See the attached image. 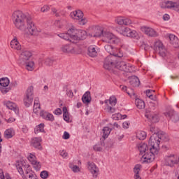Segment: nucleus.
<instances>
[{
    "mask_svg": "<svg viewBox=\"0 0 179 179\" xmlns=\"http://www.w3.org/2000/svg\"><path fill=\"white\" fill-rule=\"evenodd\" d=\"M10 90V87L8 86H1L0 91L1 92L2 94H6Z\"/></svg>",
    "mask_w": 179,
    "mask_h": 179,
    "instance_id": "obj_41",
    "label": "nucleus"
},
{
    "mask_svg": "<svg viewBox=\"0 0 179 179\" xmlns=\"http://www.w3.org/2000/svg\"><path fill=\"white\" fill-rule=\"evenodd\" d=\"M66 94L69 99H72L73 97V92H72V90H66Z\"/></svg>",
    "mask_w": 179,
    "mask_h": 179,
    "instance_id": "obj_52",
    "label": "nucleus"
},
{
    "mask_svg": "<svg viewBox=\"0 0 179 179\" xmlns=\"http://www.w3.org/2000/svg\"><path fill=\"white\" fill-rule=\"evenodd\" d=\"M72 170L73 173H79L80 171V169H79V166L74 165L72 168Z\"/></svg>",
    "mask_w": 179,
    "mask_h": 179,
    "instance_id": "obj_61",
    "label": "nucleus"
},
{
    "mask_svg": "<svg viewBox=\"0 0 179 179\" xmlns=\"http://www.w3.org/2000/svg\"><path fill=\"white\" fill-rule=\"evenodd\" d=\"M106 110H107L108 113H110V114H113V113H115V108H113L110 106H108L106 107Z\"/></svg>",
    "mask_w": 179,
    "mask_h": 179,
    "instance_id": "obj_53",
    "label": "nucleus"
},
{
    "mask_svg": "<svg viewBox=\"0 0 179 179\" xmlns=\"http://www.w3.org/2000/svg\"><path fill=\"white\" fill-rule=\"evenodd\" d=\"M111 131H113V129H110V127H103V129H102V132H103L102 138L103 139H107L108 138V136L111 133Z\"/></svg>",
    "mask_w": 179,
    "mask_h": 179,
    "instance_id": "obj_30",
    "label": "nucleus"
},
{
    "mask_svg": "<svg viewBox=\"0 0 179 179\" xmlns=\"http://www.w3.org/2000/svg\"><path fill=\"white\" fill-rule=\"evenodd\" d=\"M120 29L121 30V34L123 36L131 37V38H136V37H138V32H136L135 30H132L125 27H122Z\"/></svg>",
    "mask_w": 179,
    "mask_h": 179,
    "instance_id": "obj_10",
    "label": "nucleus"
},
{
    "mask_svg": "<svg viewBox=\"0 0 179 179\" xmlns=\"http://www.w3.org/2000/svg\"><path fill=\"white\" fill-rule=\"evenodd\" d=\"M152 92H155V90H146L145 94H146V96L149 97V99H152V97H153V94H152Z\"/></svg>",
    "mask_w": 179,
    "mask_h": 179,
    "instance_id": "obj_54",
    "label": "nucleus"
},
{
    "mask_svg": "<svg viewBox=\"0 0 179 179\" xmlns=\"http://www.w3.org/2000/svg\"><path fill=\"white\" fill-rule=\"evenodd\" d=\"M58 36L60 38H63V40L70 41L71 43H75V41H73V28L69 29L66 33L59 34Z\"/></svg>",
    "mask_w": 179,
    "mask_h": 179,
    "instance_id": "obj_13",
    "label": "nucleus"
},
{
    "mask_svg": "<svg viewBox=\"0 0 179 179\" xmlns=\"http://www.w3.org/2000/svg\"><path fill=\"white\" fill-rule=\"evenodd\" d=\"M157 106V101L150 102V108H151V110H155Z\"/></svg>",
    "mask_w": 179,
    "mask_h": 179,
    "instance_id": "obj_57",
    "label": "nucleus"
},
{
    "mask_svg": "<svg viewBox=\"0 0 179 179\" xmlns=\"http://www.w3.org/2000/svg\"><path fill=\"white\" fill-rule=\"evenodd\" d=\"M54 114H55V115H61V114H62V110H61V108H57L55 110Z\"/></svg>",
    "mask_w": 179,
    "mask_h": 179,
    "instance_id": "obj_60",
    "label": "nucleus"
},
{
    "mask_svg": "<svg viewBox=\"0 0 179 179\" xmlns=\"http://www.w3.org/2000/svg\"><path fill=\"white\" fill-rule=\"evenodd\" d=\"M60 156H62V157H64V158L67 157L68 152H66V151L63 150V151L60 152Z\"/></svg>",
    "mask_w": 179,
    "mask_h": 179,
    "instance_id": "obj_64",
    "label": "nucleus"
},
{
    "mask_svg": "<svg viewBox=\"0 0 179 179\" xmlns=\"http://www.w3.org/2000/svg\"><path fill=\"white\" fill-rule=\"evenodd\" d=\"M54 59H50V58H48L45 60V64L47 66H52V64H54Z\"/></svg>",
    "mask_w": 179,
    "mask_h": 179,
    "instance_id": "obj_48",
    "label": "nucleus"
},
{
    "mask_svg": "<svg viewBox=\"0 0 179 179\" xmlns=\"http://www.w3.org/2000/svg\"><path fill=\"white\" fill-rule=\"evenodd\" d=\"M112 57H115V58H122V57H124V55L122 53H121L120 52L119 53H115L113 52V55H112Z\"/></svg>",
    "mask_w": 179,
    "mask_h": 179,
    "instance_id": "obj_56",
    "label": "nucleus"
},
{
    "mask_svg": "<svg viewBox=\"0 0 179 179\" xmlns=\"http://www.w3.org/2000/svg\"><path fill=\"white\" fill-rule=\"evenodd\" d=\"M62 138L66 140L69 139V138H71V135L67 131H64Z\"/></svg>",
    "mask_w": 179,
    "mask_h": 179,
    "instance_id": "obj_59",
    "label": "nucleus"
},
{
    "mask_svg": "<svg viewBox=\"0 0 179 179\" xmlns=\"http://www.w3.org/2000/svg\"><path fill=\"white\" fill-rule=\"evenodd\" d=\"M169 38L170 43H172V41H174V40H175V41H176L175 45L177 43V41L178 39V38L177 36H176V35H174V34H169Z\"/></svg>",
    "mask_w": 179,
    "mask_h": 179,
    "instance_id": "obj_46",
    "label": "nucleus"
},
{
    "mask_svg": "<svg viewBox=\"0 0 179 179\" xmlns=\"http://www.w3.org/2000/svg\"><path fill=\"white\" fill-rule=\"evenodd\" d=\"M145 117L148 118V120H150L152 123L159 122V118L157 117V115H152L150 113V110L149 109L145 110Z\"/></svg>",
    "mask_w": 179,
    "mask_h": 179,
    "instance_id": "obj_16",
    "label": "nucleus"
},
{
    "mask_svg": "<svg viewBox=\"0 0 179 179\" xmlns=\"http://www.w3.org/2000/svg\"><path fill=\"white\" fill-rule=\"evenodd\" d=\"M48 10H50V6L45 5L43 6L41 8V12L43 13H45V12H48Z\"/></svg>",
    "mask_w": 179,
    "mask_h": 179,
    "instance_id": "obj_55",
    "label": "nucleus"
},
{
    "mask_svg": "<svg viewBox=\"0 0 179 179\" xmlns=\"http://www.w3.org/2000/svg\"><path fill=\"white\" fill-rule=\"evenodd\" d=\"M104 48L106 51L108 52V54H110V56H113L114 54V52L115 51V49L111 45H106L104 46Z\"/></svg>",
    "mask_w": 179,
    "mask_h": 179,
    "instance_id": "obj_37",
    "label": "nucleus"
},
{
    "mask_svg": "<svg viewBox=\"0 0 179 179\" xmlns=\"http://www.w3.org/2000/svg\"><path fill=\"white\" fill-rule=\"evenodd\" d=\"M61 50L63 52H75V48L72 45H64L62 46Z\"/></svg>",
    "mask_w": 179,
    "mask_h": 179,
    "instance_id": "obj_25",
    "label": "nucleus"
},
{
    "mask_svg": "<svg viewBox=\"0 0 179 179\" xmlns=\"http://www.w3.org/2000/svg\"><path fill=\"white\" fill-rule=\"evenodd\" d=\"M148 145L149 146H150V149H152L153 150H155V153H159L160 140H159L157 134H152V136H150L148 141Z\"/></svg>",
    "mask_w": 179,
    "mask_h": 179,
    "instance_id": "obj_5",
    "label": "nucleus"
},
{
    "mask_svg": "<svg viewBox=\"0 0 179 179\" xmlns=\"http://www.w3.org/2000/svg\"><path fill=\"white\" fill-rule=\"evenodd\" d=\"M31 164H32V166H34V169L36 171H40V169H41V164H40V162L35 161Z\"/></svg>",
    "mask_w": 179,
    "mask_h": 179,
    "instance_id": "obj_42",
    "label": "nucleus"
},
{
    "mask_svg": "<svg viewBox=\"0 0 179 179\" xmlns=\"http://www.w3.org/2000/svg\"><path fill=\"white\" fill-rule=\"evenodd\" d=\"M39 132H44V124L41 123L35 128V134H39Z\"/></svg>",
    "mask_w": 179,
    "mask_h": 179,
    "instance_id": "obj_39",
    "label": "nucleus"
},
{
    "mask_svg": "<svg viewBox=\"0 0 179 179\" xmlns=\"http://www.w3.org/2000/svg\"><path fill=\"white\" fill-rule=\"evenodd\" d=\"M13 20L14 24L18 30L23 33L34 36L37 33V27L31 20V17H27L20 10L15 11L13 13Z\"/></svg>",
    "mask_w": 179,
    "mask_h": 179,
    "instance_id": "obj_1",
    "label": "nucleus"
},
{
    "mask_svg": "<svg viewBox=\"0 0 179 179\" xmlns=\"http://www.w3.org/2000/svg\"><path fill=\"white\" fill-rule=\"evenodd\" d=\"M63 118L66 122H69V113H68V108L66 106L63 107Z\"/></svg>",
    "mask_w": 179,
    "mask_h": 179,
    "instance_id": "obj_36",
    "label": "nucleus"
},
{
    "mask_svg": "<svg viewBox=\"0 0 179 179\" xmlns=\"http://www.w3.org/2000/svg\"><path fill=\"white\" fill-rule=\"evenodd\" d=\"M88 55L92 58H94V57H97V51L96 50V47L94 45H90L88 48Z\"/></svg>",
    "mask_w": 179,
    "mask_h": 179,
    "instance_id": "obj_28",
    "label": "nucleus"
},
{
    "mask_svg": "<svg viewBox=\"0 0 179 179\" xmlns=\"http://www.w3.org/2000/svg\"><path fill=\"white\" fill-rule=\"evenodd\" d=\"M176 43V40H174L173 41L171 42V44H172V45H173V47L175 48H178L179 47V40L178 38V41L176 42V44L175 43Z\"/></svg>",
    "mask_w": 179,
    "mask_h": 179,
    "instance_id": "obj_62",
    "label": "nucleus"
},
{
    "mask_svg": "<svg viewBox=\"0 0 179 179\" xmlns=\"http://www.w3.org/2000/svg\"><path fill=\"white\" fill-rule=\"evenodd\" d=\"M115 22L117 24H120V26H122V24H124V26H129V24H132V20L124 17H118L115 20Z\"/></svg>",
    "mask_w": 179,
    "mask_h": 179,
    "instance_id": "obj_15",
    "label": "nucleus"
},
{
    "mask_svg": "<svg viewBox=\"0 0 179 179\" xmlns=\"http://www.w3.org/2000/svg\"><path fill=\"white\" fill-rule=\"evenodd\" d=\"M34 87L33 86H30L28 87V89L26 91L25 96L24 97V104L25 107H29V106H31V103H33V99H34Z\"/></svg>",
    "mask_w": 179,
    "mask_h": 179,
    "instance_id": "obj_6",
    "label": "nucleus"
},
{
    "mask_svg": "<svg viewBox=\"0 0 179 179\" xmlns=\"http://www.w3.org/2000/svg\"><path fill=\"white\" fill-rule=\"evenodd\" d=\"M164 115L168 117L173 121V122H178L179 121V116L178 114H177L174 110H171L169 112L164 113Z\"/></svg>",
    "mask_w": 179,
    "mask_h": 179,
    "instance_id": "obj_14",
    "label": "nucleus"
},
{
    "mask_svg": "<svg viewBox=\"0 0 179 179\" xmlns=\"http://www.w3.org/2000/svg\"><path fill=\"white\" fill-rule=\"evenodd\" d=\"M157 136L160 142H162V141H163L164 142H168L169 141V136L166 134V133H164V131H161L159 134L157 135Z\"/></svg>",
    "mask_w": 179,
    "mask_h": 179,
    "instance_id": "obj_29",
    "label": "nucleus"
},
{
    "mask_svg": "<svg viewBox=\"0 0 179 179\" xmlns=\"http://www.w3.org/2000/svg\"><path fill=\"white\" fill-rule=\"evenodd\" d=\"M129 83L133 87H138L141 85V81L139 80V78L136 77V76H132L129 78Z\"/></svg>",
    "mask_w": 179,
    "mask_h": 179,
    "instance_id": "obj_19",
    "label": "nucleus"
},
{
    "mask_svg": "<svg viewBox=\"0 0 179 179\" xmlns=\"http://www.w3.org/2000/svg\"><path fill=\"white\" fill-rule=\"evenodd\" d=\"M18 164H20V166L21 165L22 166L25 171V174H27V176L29 175V173L31 171V170L30 169V165L26 164L24 162L22 161L20 162V163L18 162Z\"/></svg>",
    "mask_w": 179,
    "mask_h": 179,
    "instance_id": "obj_32",
    "label": "nucleus"
},
{
    "mask_svg": "<svg viewBox=\"0 0 179 179\" xmlns=\"http://www.w3.org/2000/svg\"><path fill=\"white\" fill-rule=\"evenodd\" d=\"M154 50L155 51H157V52H158L160 57H162V58L166 57L167 50H166L164 46H163V43L160 41L155 43Z\"/></svg>",
    "mask_w": 179,
    "mask_h": 179,
    "instance_id": "obj_12",
    "label": "nucleus"
},
{
    "mask_svg": "<svg viewBox=\"0 0 179 179\" xmlns=\"http://www.w3.org/2000/svg\"><path fill=\"white\" fill-rule=\"evenodd\" d=\"M13 135H15V132L13 129H6L4 132V138H6V139L13 138Z\"/></svg>",
    "mask_w": 179,
    "mask_h": 179,
    "instance_id": "obj_31",
    "label": "nucleus"
},
{
    "mask_svg": "<svg viewBox=\"0 0 179 179\" xmlns=\"http://www.w3.org/2000/svg\"><path fill=\"white\" fill-rule=\"evenodd\" d=\"M101 36H105V41L109 44H118L120 43V38L110 32L104 34L103 30H100L99 34L94 35V37H101Z\"/></svg>",
    "mask_w": 179,
    "mask_h": 179,
    "instance_id": "obj_3",
    "label": "nucleus"
},
{
    "mask_svg": "<svg viewBox=\"0 0 179 179\" xmlns=\"http://www.w3.org/2000/svg\"><path fill=\"white\" fill-rule=\"evenodd\" d=\"M41 108L40 104H34L33 111L35 114L38 113V110Z\"/></svg>",
    "mask_w": 179,
    "mask_h": 179,
    "instance_id": "obj_50",
    "label": "nucleus"
},
{
    "mask_svg": "<svg viewBox=\"0 0 179 179\" xmlns=\"http://www.w3.org/2000/svg\"><path fill=\"white\" fill-rule=\"evenodd\" d=\"M31 145L35 149H38V150H41V137H35L31 138Z\"/></svg>",
    "mask_w": 179,
    "mask_h": 179,
    "instance_id": "obj_17",
    "label": "nucleus"
},
{
    "mask_svg": "<svg viewBox=\"0 0 179 179\" xmlns=\"http://www.w3.org/2000/svg\"><path fill=\"white\" fill-rule=\"evenodd\" d=\"M10 47L13 50H17V51L22 50V45H20V43H19V41H17V38H14L11 41Z\"/></svg>",
    "mask_w": 179,
    "mask_h": 179,
    "instance_id": "obj_22",
    "label": "nucleus"
},
{
    "mask_svg": "<svg viewBox=\"0 0 179 179\" xmlns=\"http://www.w3.org/2000/svg\"><path fill=\"white\" fill-rule=\"evenodd\" d=\"M122 127L124 129H128L129 128V122H124L122 124Z\"/></svg>",
    "mask_w": 179,
    "mask_h": 179,
    "instance_id": "obj_63",
    "label": "nucleus"
},
{
    "mask_svg": "<svg viewBox=\"0 0 179 179\" xmlns=\"http://www.w3.org/2000/svg\"><path fill=\"white\" fill-rule=\"evenodd\" d=\"M73 40H85L87 37V32L82 29L73 28Z\"/></svg>",
    "mask_w": 179,
    "mask_h": 179,
    "instance_id": "obj_11",
    "label": "nucleus"
},
{
    "mask_svg": "<svg viewBox=\"0 0 179 179\" xmlns=\"http://www.w3.org/2000/svg\"><path fill=\"white\" fill-rule=\"evenodd\" d=\"M150 132H152V134H154V135H159V134H160V131H159V129H157V127L154 126H151L150 127Z\"/></svg>",
    "mask_w": 179,
    "mask_h": 179,
    "instance_id": "obj_43",
    "label": "nucleus"
},
{
    "mask_svg": "<svg viewBox=\"0 0 179 179\" xmlns=\"http://www.w3.org/2000/svg\"><path fill=\"white\" fill-rule=\"evenodd\" d=\"M31 57V52L29 50H24L20 55V59L22 62H27Z\"/></svg>",
    "mask_w": 179,
    "mask_h": 179,
    "instance_id": "obj_18",
    "label": "nucleus"
},
{
    "mask_svg": "<svg viewBox=\"0 0 179 179\" xmlns=\"http://www.w3.org/2000/svg\"><path fill=\"white\" fill-rule=\"evenodd\" d=\"M158 153L159 152H155V150L149 148V150H147L146 152L142 156V159H143V163H152V162L155 160V155Z\"/></svg>",
    "mask_w": 179,
    "mask_h": 179,
    "instance_id": "obj_7",
    "label": "nucleus"
},
{
    "mask_svg": "<svg viewBox=\"0 0 179 179\" xmlns=\"http://www.w3.org/2000/svg\"><path fill=\"white\" fill-rule=\"evenodd\" d=\"M28 160L30 162L31 164L34 163V162H36V156L33 154H30L29 156L28 157Z\"/></svg>",
    "mask_w": 179,
    "mask_h": 179,
    "instance_id": "obj_49",
    "label": "nucleus"
},
{
    "mask_svg": "<svg viewBox=\"0 0 179 179\" xmlns=\"http://www.w3.org/2000/svg\"><path fill=\"white\" fill-rule=\"evenodd\" d=\"M141 169H142V166L141 164H136L134 169L133 171L134 173V179H142L141 176L139 175V173H141Z\"/></svg>",
    "mask_w": 179,
    "mask_h": 179,
    "instance_id": "obj_23",
    "label": "nucleus"
},
{
    "mask_svg": "<svg viewBox=\"0 0 179 179\" xmlns=\"http://www.w3.org/2000/svg\"><path fill=\"white\" fill-rule=\"evenodd\" d=\"M146 136H147L146 132L143 131H138L136 133V138L139 141H144V139H146Z\"/></svg>",
    "mask_w": 179,
    "mask_h": 179,
    "instance_id": "obj_34",
    "label": "nucleus"
},
{
    "mask_svg": "<svg viewBox=\"0 0 179 179\" xmlns=\"http://www.w3.org/2000/svg\"><path fill=\"white\" fill-rule=\"evenodd\" d=\"M113 120H125L127 118V115H121L118 113L117 115H113Z\"/></svg>",
    "mask_w": 179,
    "mask_h": 179,
    "instance_id": "obj_44",
    "label": "nucleus"
},
{
    "mask_svg": "<svg viewBox=\"0 0 179 179\" xmlns=\"http://www.w3.org/2000/svg\"><path fill=\"white\" fill-rule=\"evenodd\" d=\"M40 176L43 179H47L48 178V171H43L41 173Z\"/></svg>",
    "mask_w": 179,
    "mask_h": 179,
    "instance_id": "obj_51",
    "label": "nucleus"
},
{
    "mask_svg": "<svg viewBox=\"0 0 179 179\" xmlns=\"http://www.w3.org/2000/svg\"><path fill=\"white\" fill-rule=\"evenodd\" d=\"M16 169L18 171V173L20 174V176H23L24 174V171H23V168L20 165V164H17L16 165Z\"/></svg>",
    "mask_w": 179,
    "mask_h": 179,
    "instance_id": "obj_47",
    "label": "nucleus"
},
{
    "mask_svg": "<svg viewBox=\"0 0 179 179\" xmlns=\"http://www.w3.org/2000/svg\"><path fill=\"white\" fill-rule=\"evenodd\" d=\"M135 104L136 107L139 108V110L145 108V101H143L142 99H136Z\"/></svg>",
    "mask_w": 179,
    "mask_h": 179,
    "instance_id": "obj_35",
    "label": "nucleus"
},
{
    "mask_svg": "<svg viewBox=\"0 0 179 179\" xmlns=\"http://www.w3.org/2000/svg\"><path fill=\"white\" fill-rule=\"evenodd\" d=\"M0 86H9V78H1L0 79Z\"/></svg>",
    "mask_w": 179,
    "mask_h": 179,
    "instance_id": "obj_40",
    "label": "nucleus"
},
{
    "mask_svg": "<svg viewBox=\"0 0 179 179\" xmlns=\"http://www.w3.org/2000/svg\"><path fill=\"white\" fill-rule=\"evenodd\" d=\"M70 17L71 19L78 20L79 24L81 26H85L87 23V20L83 18V12L80 10H76L70 13Z\"/></svg>",
    "mask_w": 179,
    "mask_h": 179,
    "instance_id": "obj_4",
    "label": "nucleus"
},
{
    "mask_svg": "<svg viewBox=\"0 0 179 179\" xmlns=\"http://www.w3.org/2000/svg\"><path fill=\"white\" fill-rule=\"evenodd\" d=\"M143 31L147 36H149L150 37H157V32H156V31L152 28L144 27Z\"/></svg>",
    "mask_w": 179,
    "mask_h": 179,
    "instance_id": "obj_21",
    "label": "nucleus"
},
{
    "mask_svg": "<svg viewBox=\"0 0 179 179\" xmlns=\"http://www.w3.org/2000/svg\"><path fill=\"white\" fill-rule=\"evenodd\" d=\"M109 104L112 106V107H114V106L117 104V98L114 96H110L109 99Z\"/></svg>",
    "mask_w": 179,
    "mask_h": 179,
    "instance_id": "obj_45",
    "label": "nucleus"
},
{
    "mask_svg": "<svg viewBox=\"0 0 179 179\" xmlns=\"http://www.w3.org/2000/svg\"><path fill=\"white\" fill-rule=\"evenodd\" d=\"M40 116L42 117L44 120H46V121H54V115L51 113H48L44 110L41 111Z\"/></svg>",
    "mask_w": 179,
    "mask_h": 179,
    "instance_id": "obj_20",
    "label": "nucleus"
},
{
    "mask_svg": "<svg viewBox=\"0 0 179 179\" xmlns=\"http://www.w3.org/2000/svg\"><path fill=\"white\" fill-rule=\"evenodd\" d=\"M120 88L121 90H122L123 92H126V93H127V94H129V96L131 95V94H129V92H128V90H127V86L121 85L120 86Z\"/></svg>",
    "mask_w": 179,
    "mask_h": 179,
    "instance_id": "obj_58",
    "label": "nucleus"
},
{
    "mask_svg": "<svg viewBox=\"0 0 179 179\" xmlns=\"http://www.w3.org/2000/svg\"><path fill=\"white\" fill-rule=\"evenodd\" d=\"M6 106L9 110H13L15 114H19V108L16 106V103L8 101L6 102Z\"/></svg>",
    "mask_w": 179,
    "mask_h": 179,
    "instance_id": "obj_27",
    "label": "nucleus"
},
{
    "mask_svg": "<svg viewBox=\"0 0 179 179\" xmlns=\"http://www.w3.org/2000/svg\"><path fill=\"white\" fill-rule=\"evenodd\" d=\"M24 63L27 71H33L34 69V62H24Z\"/></svg>",
    "mask_w": 179,
    "mask_h": 179,
    "instance_id": "obj_38",
    "label": "nucleus"
},
{
    "mask_svg": "<svg viewBox=\"0 0 179 179\" xmlns=\"http://www.w3.org/2000/svg\"><path fill=\"white\" fill-rule=\"evenodd\" d=\"M150 147L148 146V144L145 143H141L138 145V149L140 152V155H144L148 150H149V148Z\"/></svg>",
    "mask_w": 179,
    "mask_h": 179,
    "instance_id": "obj_24",
    "label": "nucleus"
},
{
    "mask_svg": "<svg viewBox=\"0 0 179 179\" xmlns=\"http://www.w3.org/2000/svg\"><path fill=\"white\" fill-rule=\"evenodd\" d=\"M87 169L90 173H91L93 178H97V177H99V174L100 173V169H99V167H97V165H96V164L92 162H88Z\"/></svg>",
    "mask_w": 179,
    "mask_h": 179,
    "instance_id": "obj_9",
    "label": "nucleus"
},
{
    "mask_svg": "<svg viewBox=\"0 0 179 179\" xmlns=\"http://www.w3.org/2000/svg\"><path fill=\"white\" fill-rule=\"evenodd\" d=\"M82 101L84 104H89L92 101V96H90V92L87 91L82 96Z\"/></svg>",
    "mask_w": 179,
    "mask_h": 179,
    "instance_id": "obj_26",
    "label": "nucleus"
},
{
    "mask_svg": "<svg viewBox=\"0 0 179 179\" xmlns=\"http://www.w3.org/2000/svg\"><path fill=\"white\" fill-rule=\"evenodd\" d=\"M104 146H106V143H104V140H103V141H101L100 143L96 144L95 145H94V150H95L96 152H101Z\"/></svg>",
    "mask_w": 179,
    "mask_h": 179,
    "instance_id": "obj_33",
    "label": "nucleus"
},
{
    "mask_svg": "<svg viewBox=\"0 0 179 179\" xmlns=\"http://www.w3.org/2000/svg\"><path fill=\"white\" fill-rule=\"evenodd\" d=\"M117 64V69L120 71H123L124 72H131V65L127 64L124 62H120V63L117 62V60L115 59L114 56H108L105 58L103 62L104 69H108L110 71L112 68H115Z\"/></svg>",
    "mask_w": 179,
    "mask_h": 179,
    "instance_id": "obj_2",
    "label": "nucleus"
},
{
    "mask_svg": "<svg viewBox=\"0 0 179 179\" xmlns=\"http://www.w3.org/2000/svg\"><path fill=\"white\" fill-rule=\"evenodd\" d=\"M160 6L161 8H162V9H173V10H176V12H178V13H179L178 3L166 1L161 3Z\"/></svg>",
    "mask_w": 179,
    "mask_h": 179,
    "instance_id": "obj_8",
    "label": "nucleus"
}]
</instances>
